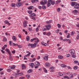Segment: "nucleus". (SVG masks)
<instances>
[{"instance_id": "f257e3e1", "label": "nucleus", "mask_w": 79, "mask_h": 79, "mask_svg": "<svg viewBox=\"0 0 79 79\" xmlns=\"http://www.w3.org/2000/svg\"><path fill=\"white\" fill-rule=\"evenodd\" d=\"M28 46L29 47H31V48H34V47H36V45H37V44H32L31 43H28L27 44Z\"/></svg>"}, {"instance_id": "f03ea898", "label": "nucleus", "mask_w": 79, "mask_h": 79, "mask_svg": "<svg viewBox=\"0 0 79 79\" xmlns=\"http://www.w3.org/2000/svg\"><path fill=\"white\" fill-rule=\"evenodd\" d=\"M69 52L71 55H74L75 54V51L73 49L70 50Z\"/></svg>"}, {"instance_id": "7ed1b4c3", "label": "nucleus", "mask_w": 79, "mask_h": 79, "mask_svg": "<svg viewBox=\"0 0 79 79\" xmlns=\"http://www.w3.org/2000/svg\"><path fill=\"white\" fill-rule=\"evenodd\" d=\"M46 29L47 30H50V28H51V25H46Z\"/></svg>"}, {"instance_id": "20e7f679", "label": "nucleus", "mask_w": 79, "mask_h": 79, "mask_svg": "<svg viewBox=\"0 0 79 79\" xmlns=\"http://www.w3.org/2000/svg\"><path fill=\"white\" fill-rule=\"evenodd\" d=\"M23 73H20L17 74H15V76L16 77H18V76H23Z\"/></svg>"}, {"instance_id": "39448f33", "label": "nucleus", "mask_w": 79, "mask_h": 79, "mask_svg": "<svg viewBox=\"0 0 79 79\" xmlns=\"http://www.w3.org/2000/svg\"><path fill=\"white\" fill-rule=\"evenodd\" d=\"M48 3L47 4V6L48 7L50 6V5L52 4V0H48Z\"/></svg>"}, {"instance_id": "423d86ee", "label": "nucleus", "mask_w": 79, "mask_h": 79, "mask_svg": "<svg viewBox=\"0 0 79 79\" xmlns=\"http://www.w3.org/2000/svg\"><path fill=\"white\" fill-rule=\"evenodd\" d=\"M27 21H24L23 26L24 27H26L27 26Z\"/></svg>"}, {"instance_id": "0eeeda50", "label": "nucleus", "mask_w": 79, "mask_h": 79, "mask_svg": "<svg viewBox=\"0 0 79 79\" xmlns=\"http://www.w3.org/2000/svg\"><path fill=\"white\" fill-rule=\"evenodd\" d=\"M16 5L18 7H19L23 5V3L22 2H17Z\"/></svg>"}, {"instance_id": "6e6552de", "label": "nucleus", "mask_w": 79, "mask_h": 79, "mask_svg": "<svg viewBox=\"0 0 79 79\" xmlns=\"http://www.w3.org/2000/svg\"><path fill=\"white\" fill-rule=\"evenodd\" d=\"M47 0H45L44 2H40V4L41 5H44V4H47Z\"/></svg>"}, {"instance_id": "1a4fd4ad", "label": "nucleus", "mask_w": 79, "mask_h": 79, "mask_svg": "<svg viewBox=\"0 0 79 79\" xmlns=\"http://www.w3.org/2000/svg\"><path fill=\"white\" fill-rule=\"evenodd\" d=\"M6 51L7 52H8L10 56H11V52L9 51V50L8 48H6Z\"/></svg>"}, {"instance_id": "9d476101", "label": "nucleus", "mask_w": 79, "mask_h": 79, "mask_svg": "<svg viewBox=\"0 0 79 79\" xmlns=\"http://www.w3.org/2000/svg\"><path fill=\"white\" fill-rule=\"evenodd\" d=\"M34 8V7H33V6H31L29 7H28L27 8V9L29 10H33Z\"/></svg>"}, {"instance_id": "9b49d317", "label": "nucleus", "mask_w": 79, "mask_h": 79, "mask_svg": "<svg viewBox=\"0 0 79 79\" xmlns=\"http://www.w3.org/2000/svg\"><path fill=\"white\" fill-rule=\"evenodd\" d=\"M48 56H44L43 57V58L44 60H46V61L48 60Z\"/></svg>"}, {"instance_id": "f8f14e48", "label": "nucleus", "mask_w": 79, "mask_h": 79, "mask_svg": "<svg viewBox=\"0 0 79 79\" xmlns=\"http://www.w3.org/2000/svg\"><path fill=\"white\" fill-rule=\"evenodd\" d=\"M4 23H5V24H9V26H10V24H11V23H10V22H8V20H5L4 21Z\"/></svg>"}, {"instance_id": "ddd939ff", "label": "nucleus", "mask_w": 79, "mask_h": 79, "mask_svg": "<svg viewBox=\"0 0 79 79\" xmlns=\"http://www.w3.org/2000/svg\"><path fill=\"white\" fill-rule=\"evenodd\" d=\"M77 10H75L72 11L73 13H74V15H76V13H77Z\"/></svg>"}, {"instance_id": "4468645a", "label": "nucleus", "mask_w": 79, "mask_h": 79, "mask_svg": "<svg viewBox=\"0 0 79 79\" xmlns=\"http://www.w3.org/2000/svg\"><path fill=\"white\" fill-rule=\"evenodd\" d=\"M10 68L12 69H14L16 68V66L15 65H13L12 66H10Z\"/></svg>"}, {"instance_id": "2eb2a0df", "label": "nucleus", "mask_w": 79, "mask_h": 79, "mask_svg": "<svg viewBox=\"0 0 79 79\" xmlns=\"http://www.w3.org/2000/svg\"><path fill=\"white\" fill-rule=\"evenodd\" d=\"M29 65L31 67V68H34V64L33 63H30L29 64Z\"/></svg>"}, {"instance_id": "dca6fc26", "label": "nucleus", "mask_w": 79, "mask_h": 79, "mask_svg": "<svg viewBox=\"0 0 79 79\" xmlns=\"http://www.w3.org/2000/svg\"><path fill=\"white\" fill-rule=\"evenodd\" d=\"M39 2V0H32L31 2L33 3H35V2Z\"/></svg>"}, {"instance_id": "f3484780", "label": "nucleus", "mask_w": 79, "mask_h": 79, "mask_svg": "<svg viewBox=\"0 0 79 79\" xmlns=\"http://www.w3.org/2000/svg\"><path fill=\"white\" fill-rule=\"evenodd\" d=\"M45 65L47 67H49L50 64V63H48V62H46L45 63Z\"/></svg>"}, {"instance_id": "a211bd4d", "label": "nucleus", "mask_w": 79, "mask_h": 79, "mask_svg": "<svg viewBox=\"0 0 79 79\" xmlns=\"http://www.w3.org/2000/svg\"><path fill=\"white\" fill-rule=\"evenodd\" d=\"M35 40L36 43H37V42H39V40L37 38H35Z\"/></svg>"}, {"instance_id": "6ab92c4d", "label": "nucleus", "mask_w": 79, "mask_h": 79, "mask_svg": "<svg viewBox=\"0 0 79 79\" xmlns=\"http://www.w3.org/2000/svg\"><path fill=\"white\" fill-rule=\"evenodd\" d=\"M61 67L62 68H63V67L66 68V67H67V65H65L64 64H61Z\"/></svg>"}, {"instance_id": "aec40b11", "label": "nucleus", "mask_w": 79, "mask_h": 79, "mask_svg": "<svg viewBox=\"0 0 79 79\" xmlns=\"http://www.w3.org/2000/svg\"><path fill=\"white\" fill-rule=\"evenodd\" d=\"M29 16H36V15L34 13H33L31 14L30 15H29Z\"/></svg>"}, {"instance_id": "412c9836", "label": "nucleus", "mask_w": 79, "mask_h": 79, "mask_svg": "<svg viewBox=\"0 0 79 79\" xmlns=\"http://www.w3.org/2000/svg\"><path fill=\"white\" fill-rule=\"evenodd\" d=\"M7 47V45H6V44H5L4 45V46H3L2 47V49L3 50H5V47Z\"/></svg>"}, {"instance_id": "4be33fe9", "label": "nucleus", "mask_w": 79, "mask_h": 79, "mask_svg": "<svg viewBox=\"0 0 79 79\" xmlns=\"http://www.w3.org/2000/svg\"><path fill=\"white\" fill-rule=\"evenodd\" d=\"M11 6L12 7H15L16 6V4L15 3H12L11 4Z\"/></svg>"}, {"instance_id": "5701e85b", "label": "nucleus", "mask_w": 79, "mask_h": 79, "mask_svg": "<svg viewBox=\"0 0 79 79\" xmlns=\"http://www.w3.org/2000/svg\"><path fill=\"white\" fill-rule=\"evenodd\" d=\"M31 52H29V53L27 54V55L24 56V57H25L26 58L27 56H29L30 55V54H31Z\"/></svg>"}, {"instance_id": "b1692460", "label": "nucleus", "mask_w": 79, "mask_h": 79, "mask_svg": "<svg viewBox=\"0 0 79 79\" xmlns=\"http://www.w3.org/2000/svg\"><path fill=\"white\" fill-rule=\"evenodd\" d=\"M27 13H28L29 14H31L32 13V11L29 10L28 11Z\"/></svg>"}, {"instance_id": "393cba45", "label": "nucleus", "mask_w": 79, "mask_h": 79, "mask_svg": "<svg viewBox=\"0 0 79 79\" xmlns=\"http://www.w3.org/2000/svg\"><path fill=\"white\" fill-rule=\"evenodd\" d=\"M58 57V58H59V59H62V58H63V56H61V55L59 56Z\"/></svg>"}, {"instance_id": "a878e982", "label": "nucleus", "mask_w": 79, "mask_h": 79, "mask_svg": "<svg viewBox=\"0 0 79 79\" xmlns=\"http://www.w3.org/2000/svg\"><path fill=\"white\" fill-rule=\"evenodd\" d=\"M26 39L27 41H29V40H30V38L29 36H27L26 38Z\"/></svg>"}, {"instance_id": "bb28decb", "label": "nucleus", "mask_w": 79, "mask_h": 79, "mask_svg": "<svg viewBox=\"0 0 79 79\" xmlns=\"http://www.w3.org/2000/svg\"><path fill=\"white\" fill-rule=\"evenodd\" d=\"M35 63L36 65H38V66H40V63H39V62L38 61L36 62Z\"/></svg>"}, {"instance_id": "cd10ccee", "label": "nucleus", "mask_w": 79, "mask_h": 79, "mask_svg": "<svg viewBox=\"0 0 79 79\" xmlns=\"http://www.w3.org/2000/svg\"><path fill=\"white\" fill-rule=\"evenodd\" d=\"M6 40H7V39H6V38L5 37H4L3 41V42H5V41H6Z\"/></svg>"}, {"instance_id": "c85d7f7f", "label": "nucleus", "mask_w": 79, "mask_h": 79, "mask_svg": "<svg viewBox=\"0 0 79 79\" xmlns=\"http://www.w3.org/2000/svg\"><path fill=\"white\" fill-rule=\"evenodd\" d=\"M32 70L30 69L28 70L27 73H32Z\"/></svg>"}, {"instance_id": "c756f323", "label": "nucleus", "mask_w": 79, "mask_h": 79, "mask_svg": "<svg viewBox=\"0 0 79 79\" xmlns=\"http://www.w3.org/2000/svg\"><path fill=\"white\" fill-rule=\"evenodd\" d=\"M52 20H50L49 21H48L47 22V24H50V23H52Z\"/></svg>"}, {"instance_id": "7c9ffc66", "label": "nucleus", "mask_w": 79, "mask_h": 79, "mask_svg": "<svg viewBox=\"0 0 79 79\" xmlns=\"http://www.w3.org/2000/svg\"><path fill=\"white\" fill-rule=\"evenodd\" d=\"M13 40H14V41H15V40H16V38L15 37V36H14L13 37Z\"/></svg>"}, {"instance_id": "2f4dec72", "label": "nucleus", "mask_w": 79, "mask_h": 79, "mask_svg": "<svg viewBox=\"0 0 79 79\" xmlns=\"http://www.w3.org/2000/svg\"><path fill=\"white\" fill-rule=\"evenodd\" d=\"M17 46L19 48H22V46L21 45H18H18H17Z\"/></svg>"}, {"instance_id": "473e14b6", "label": "nucleus", "mask_w": 79, "mask_h": 79, "mask_svg": "<svg viewBox=\"0 0 79 79\" xmlns=\"http://www.w3.org/2000/svg\"><path fill=\"white\" fill-rule=\"evenodd\" d=\"M55 1H51V4L52 5H54L55 4Z\"/></svg>"}, {"instance_id": "72a5a7b5", "label": "nucleus", "mask_w": 79, "mask_h": 79, "mask_svg": "<svg viewBox=\"0 0 79 79\" xmlns=\"http://www.w3.org/2000/svg\"><path fill=\"white\" fill-rule=\"evenodd\" d=\"M74 5H75V2H73L72 3L71 5L72 6H74Z\"/></svg>"}, {"instance_id": "f704fd0d", "label": "nucleus", "mask_w": 79, "mask_h": 79, "mask_svg": "<svg viewBox=\"0 0 79 79\" xmlns=\"http://www.w3.org/2000/svg\"><path fill=\"white\" fill-rule=\"evenodd\" d=\"M44 72H45V73H47L48 72L47 71V69H46L45 68H44Z\"/></svg>"}, {"instance_id": "c9c22d12", "label": "nucleus", "mask_w": 79, "mask_h": 79, "mask_svg": "<svg viewBox=\"0 0 79 79\" xmlns=\"http://www.w3.org/2000/svg\"><path fill=\"white\" fill-rule=\"evenodd\" d=\"M61 2V0H57L56 1V3H57V4H58V3H60Z\"/></svg>"}, {"instance_id": "e433bc0d", "label": "nucleus", "mask_w": 79, "mask_h": 79, "mask_svg": "<svg viewBox=\"0 0 79 79\" xmlns=\"http://www.w3.org/2000/svg\"><path fill=\"white\" fill-rule=\"evenodd\" d=\"M57 27H58V28H60L61 27V25L60 24V23H58L57 25Z\"/></svg>"}, {"instance_id": "4c0bfd02", "label": "nucleus", "mask_w": 79, "mask_h": 79, "mask_svg": "<svg viewBox=\"0 0 79 79\" xmlns=\"http://www.w3.org/2000/svg\"><path fill=\"white\" fill-rule=\"evenodd\" d=\"M26 77L27 79H29L30 77H31L30 76V75H27Z\"/></svg>"}, {"instance_id": "58836bf2", "label": "nucleus", "mask_w": 79, "mask_h": 79, "mask_svg": "<svg viewBox=\"0 0 79 79\" xmlns=\"http://www.w3.org/2000/svg\"><path fill=\"white\" fill-rule=\"evenodd\" d=\"M51 35V33L50 32H48L47 33V35L48 36H49V35Z\"/></svg>"}, {"instance_id": "ea45409f", "label": "nucleus", "mask_w": 79, "mask_h": 79, "mask_svg": "<svg viewBox=\"0 0 79 79\" xmlns=\"http://www.w3.org/2000/svg\"><path fill=\"white\" fill-rule=\"evenodd\" d=\"M64 78H66L67 79H69V77H68V76H64Z\"/></svg>"}, {"instance_id": "a19ab883", "label": "nucleus", "mask_w": 79, "mask_h": 79, "mask_svg": "<svg viewBox=\"0 0 79 79\" xmlns=\"http://www.w3.org/2000/svg\"><path fill=\"white\" fill-rule=\"evenodd\" d=\"M67 41L69 42V44H71V40L69 39L67 40Z\"/></svg>"}, {"instance_id": "79ce46f5", "label": "nucleus", "mask_w": 79, "mask_h": 79, "mask_svg": "<svg viewBox=\"0 0 79 79\" xmlns=\"http://www.w3.org/2000/svg\"><path fill=\"white\" fill-rule=\"evenodd\" d=\"M74 63L75 64H77L79 63V61L77 60H75L74 61Z\"/></svg>"}, {"instance_id": "37998d69", "label": "nucleus", "mask_w": 79, "mask_h": 79, "mask_svg": "<svg viewBox=\"0 0 79 79\" xmlns=\"http://www.w3.org/2000/svg\"><path fill=\"white\" fill-rule=\"evenodd\" d=\"M74 8H75V9H78L79 7L77 6H74Z\"/></svg>"}, {"instance_id": "c03bdc74", "label": "nucleus", "mask_w": 79, "mask_h": 79, "mask_svg": "<svg viewBox=\"0 0 79 79\" xmlns=\"http://www.w3.org/2000/svg\"><path fill=\"white\" fill-rule=\"evenodd\" d=\"M72 58H74L76 57V56L74 55H72Z\"/></svg>"}, {"instance_id": "a18cd8bd", "label": "nucleus", "mask_w": 79, "mask_h": 79, "mask_svg": "<svg viewBox=\"0 0 79 79\" xmlns=\"http://www.w3.org/2000/svg\"><path fill=\"white\" fill-rule=\"evenodd\" d=\"M39 65L35 64V69H36V68H37L39 67Z\"/></svg>"}, {"instance_id": "49530a36", "label": "nucleus", "mask_w": 79, "mask_h": 79, "mask_svg": "<svg viewBox=\"0 0 79 79\" xmlns=\"http://www.w3.org/2000/svg\"><path fill=\"white\" fill-rule=\"evenodd\" d=\"M42 8H43V9H44V10H45V9H46V6H43L42 7Z\"/></svg>"}, {"instance_id": "de8ad7c7", "label": "nucleus", "mask_w": 79, "mask_h": 79, "mask_svg": "<svg viewBox=\"0 0 79 79\" xmlns=\"http://www.w3.org/2000/svg\"><path fill=\"white\" fill-rule=\"evenodd\" d=\"M35 38L33 39H31V42H33V41H34V40H35Z\"/></svg>"}, {"instance_id": "09e8293b", "label": "nucleus", "mask_w": 79, "mask_h": 79, "mask_svg": "<svg viewBox=\"0 0 79 79\" xmlns=\"http://www.w3.org/2000/svg\"><path fill=\"white\" fill-rule=\"evenodd\" d=\"M13 46H17V45H18V44H15L14 43H13Z\"/></svg>"}, {"instance_id": "8fccbe9b", "label": "nucleus", "mask_w": 79, "mask_h": 79, "mask_svg": "<svg viewBox=\"0 0 79 79\" xmlns=\"http://www.w3.org/2000/svg\"><path fill=\"white\" fill-rule=\"evenodd\" d=\"M25 77H20L19 78V79H25Z\"/></svg>"}, {"instance_id": "3c124183", "label": "nucleus", "mask_w": 79, "mask_h": 79, "mask_svg": "<svg viewBox=\"0 0 79 79\" xmlns=\"http://www.w3.org/2000/svg\"><path fill=\"white\" fill-rule=\"evenodd\" d=\"M59 76H63V74H62L61 73H59Z\"/></svg>"}, {"instance_id": "603ef678", "label": "nucleus", "mask_w": 79, "mask_h": 79, "mask_svg": "<svg viewBox=\"0 0 79 79\" xmlns=\"http://www.w3.org/2000/svg\"><path fill=\"white\" fill-rule=\"evenodd\" d=\"M28 29L29 31H32V28H28Z\"/></svg>"}, {"instance_id": "864d4df0", "label": "nucleus", "mask_w": 79, "mask_h": 79, "mask_svg": "<svg viewBox=\"0 0 79 79\" xmlns=\"http://www.w3.org/2000/svg\"><path fill=\"white\" fill-rule=\"evenodd\" d=\"M70 78H73V74H70Z\"/></svg>"}, {"instance_id": "5fc2aeb1", "label": "nucleus", "mask_w": 79, "mask_h": 79, "mask_svg": "<svg viewBox=\"0 0 79 79\" xmlns=\"http://www.w3.org/2000/svg\"><path fill=\"white\" fill-rule=\"evenodd\" d=\"M69 35H70V34L68 33V35L67 36V38H69Z\"/></svg>"}, {"instance_id": "6e6d98bb", "label": "nucleus", "mask_w": 79, "mask_h": 79, "mask_svg": "<svg viewBox=\"0 0 79 79\" xmlns=\"http://www.w3.org/2000/svg\"><path fill=\"white\" fill-rule=\"evenodd\" d=\"M66 56L67 57H69L70 56V54H68L66 55Z\"/></svg>"}, {"instance_id": "4d7b16f0", "label": "nucleus", "mask_w": 79, "mask_h": 79, "mask_svg": "<svg viewBox=\"0 0 79 79\" xmlns=\"http://www.w3.org/2000/svg\"><path fill=\"white\" fill-rule=\"evenodd\" d=\"M9 44L10 46H11V45H12V44H11V41H9Z\"/></svg>"}, {"instance_id": "13d9d810", "label": "nucleus", "mask_w": 79, "mask_h": 79, "mask_svg": "<svg viewBox=\"0 0 79 79\" xmlns=\"http://www.w3.org/2000/svg\"><path fill=\"white\" fill-rule=\"evenodd\" d=\"M43 34H44V35H47V32H44Z\"/></svg>"}, {"instance_id": "bf43d9fd", "label": "nucleus", "mask_w": 79, "mask_h": 79, "mask_svg": "<svg viewBox=\"0 0 79 79\" xmlns=\"http://www.w3.org/2000/svg\"><path fill=\"white\" fill-rule=\"evenodd\" d=\"M74 69H77V66L74 67Z\"/></svg>"}, {"instance_id": "052dcab7", "label": "nucleus", "mask_w": 79, "mask_h": 79, "mask_svg": "<svg viewBox=\"0 0 79 79\" xmlns=\"http://www.w3.org/2000/svg\"><path fill=\"white\" fill-rule=\"evenodd\" d=\"M54 69V67H51L50 68V69Z\"/></svg>"}, {"instance_id": "680f3d73", "label": "nucleus", "mask_w": 79, "mask_h": 79, "mask_svg": "<svg viewBox=\"0 0 79 79\" xmlns=\"http://www.w3.org/2000/svg\"><path fill=\"white\" fill-rule=\"evenodd\" d=\"M36 60V59L35 58H34L32 60V62H34V61H35Z\"/></svg>"}, {"instance_id": "e2e57ef3", "label": "nucleus", "mask_w": 79, "mask_h": 79, "mask_svg": "<svg viewBox=\"0 0 79 79\" xmlns=\"http://www.w3.org/2000/svg\"><path fill=\"white\" fill-rule=\"evenodd\" d=\"M71 34L72 35H74V31H72V32H71Z\"/></svg>"}, {"instance_id": "0e129e2a", "label": "nucleus", "mask_w": 79, "mask_h": 79, "mask_svg": "<svg viewBox=\"0 0 79 79\" xmlns=\"http://www.w3.org/2000/svg\"><path fill=\"white\" fill-rule=\"evenodd\" d=\"M11 52L12 53H13V54H14L15 53V51L14 50V51H12Z\"/></svg>"}, {"instance_id": "69168bd1", "label": "nucleus", "mask_w": 79, "mask_h": 79, "mask_svg": "<svg viewBox=\"0 0 79 79\" xmlns=\"http://www.w3.org/2000/svg\"><path fill=\"white\" fill-rule=\"evenodd\" d=\"M38 8L39 9H42V6H39Z\"/></svg>"}, {"instance_id": "338daca9", "label": "nucleus", "mask_w": 79, "mask_h": 79, "mask_svg": "<svg viewBox=\"0 0 79 79\" xmlns=\"http://www.w3.org/2000/svg\"><path fill=\"white\" fill-rule=\"evenodd\" d=\"M79 39V34L78 35L77 37V39Z\"/></svg>"}, {"instance_id": "774afa93", "label": "nucleus", "mask_w": 79, "mask_h": 79, "mask_svg": "<svg viewBox=\"0 0 79 79\" xmlns=\"http://www.w3.org/2000/svg\"><path fill=\"white\" fill-rule=\"evenodd\" d=\"M18 37H19V38H21V35L20 34H19L18 35Z\"/></svg>"}]
</instances>
